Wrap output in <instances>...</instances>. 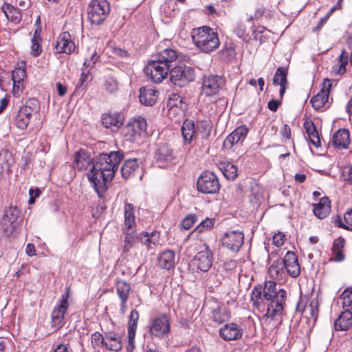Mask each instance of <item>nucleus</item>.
<instances>
[{
	"label": "nucleus",
	"mask_w": 352,
	"mask_h": 352,
	"mask_svg": "<svg viewBox=\"0 0 352 352\" xmlns=\"http://www.w3.org/2000/svg\"><path fill=\"white\" fill-rule=\"evenodd\" d=\"M110 10L107 0H92L88 6V18L92 24L98 25L107 18Z\"/></svg>",
	"instance_id": "nucleus-5"
},
{
	"label": "nucleus",
	"mask_w": 352,
	"mask_h": 352,
	"mask_svg": "<svg viewBox=\"0 0 352 352\" xmlns=\"http://www.w3.org/2000/svg\"><path fill=\"white\" fill-rule=\"evenodd\" d=\"M75 44L71 40V36L67 32H63L58 36L55 45L56 53L71 54L75 50Z\"/></svg>",
	"instance_id": "nucleus-17"
},
{
	"label": "nucleus",
	"mask_w": 352,
	"mask_h": 352,
	"mask_svg": "<svg viewBox=\"0 0 352 352\" xmlns=\"http://www.w3.org/2000/svg\"><path fill=\"white\" fill-rule=\"evenodd\" d=\"M223 85V80L219 76H205L203 78L202 93L207 96L217 95Z\"/></svg>",
	"instance_id": "nucleus-9"
},
{
	"label": "nucleus",
	"mask_w": 352,
	"mask_h": 352,
	"mask_svg": "<svg viewBox=\"0 0 352 352\" xmlns=\"http://www.w3.org/2000/svg\"><path fill=\"white\" fill-rule=\"evenodd\" d=\"M304 126L310 142L316 148L320 147L321 140L314 122L311 120H307L304 123Z\"/></svg>",
	"instance_id": "nucleus-32"
},
{
	"label": "nucleus",
	"mask_w": 352,
	"mask_h": 352,
	"mask_svg": "<svg viewBox=\"0 0 352 352\" xmlns=\"http://www.w3.org/2000/svg\"><path fill=\"white\" fill-rule=\"evenodd\" d=\"M177 58V52L169 48L155 54L144 69L146 75L153 82H161L168 76L173 63L175 62Z\"/></svg>",
	"instance_id": "nucleus-2"
},
{
	"label": "nucleus",
	"mask_w": 352,
	"mask_h": 352,
	"mask_svg": "<svg viewBox=\"0 0 352 352\" xmlns=\"http://www.w3.org/2000/svg\"><path fill=\"white\" fill-rule=\"evenodd\" d=\"M104 86L109 93L113 94L118 90V82L116 78L113 76H107L104 80Z\"/></svg>",
	"instance_id": "nucleus-48"
},
{
	"label": "nucleus",
	"mask_w": 352,
	"mask_h": 352,
	"mask_svg": "<svg viewBox=\"0 0 352 352\" xmlns=\"http://www.w3.org/2000/svg\"><path fill=\"white\" fill-rule=\"evenodd\" d=\"M124 135L126 140L132 142L140 136V133L135 128L132 122H129L124 128Z\"/></svg>",
	"instance_id": "nucleus-42"
},
{
	"label": "nucleus",
	"mask_w": 352,
	"mask_h": 352,
	"mask_svg": "<svg viewBox=\"0 0 352 352\" xmlns=\"http://www.w3.org/2000/svg\"><path fill=\"white\" fill-rule=\"evenodd\" d=\"M194 260L199 269L208 272L213 263L212 252L207 245H204L195 256Z\"/></svg>",
	"instance_id": "nucleus-13"
},
{
	"label": "nucleus",
	"mask_w": 352,
	"mask_h": 352,
	"mask_svg": "<svg viewBox=\"0 0 352 352\" xmlns=\"http://www.w3.org/2000/svg\"><path fill=\"white\" fill-rule=\"evenodd\" d=\"M201 129L204 133V135L208 137L210 134L212 129V123L209 120H204L201 122Z\"/></svg>",
	"instance_id": "nucleus-57"
},
{
	"label": "nucleus",
	"mask_w": 352,
	"mask_h": 352,
	"mask_svg": "<svg viewBox=\"0 0 352 352\" xmlns=\"http://www.w3.org/2000/svg\"><path fill=\"white\" fill-rule=\"evenodd\" d=\"M342 307L352 310V287L346 288L342 294Z\"/></svg>",
	"instance_id": "nucleus-47"
},
{
	"label": "nucleus",
	"mask_w": 352,
	"mask_h": 352,
	"mask_svg": "<svg viewBox=\"0 0 352 352\" xmlns=\"http://www.w3.org/2000/svg\"><path fill=\"white\" fill-rule=\"evenodd\" d=\"M19 211L16 207H9L5 211L2 219L3 229L8 234H11L17 228Z\"/></svg>",
	"instance_id": "nucleus-12"
},
{
	"label": "nucleus",
	"mask_w": 352,
	"mask_h": 352,
	"mask_svg": "<svg viewBox=\"0 0 352 352\" xmlns=\"http://www.w3.org/2000/svg\"><path fill=\"white\" fill-rule=\"evenodd\" d=\"M69 288H67L65 292L61 296L59 302L52 311V322L56 329H59L64 325L65 314L69 306Z\"/></svg>",
	"instance_id": "nucleus-8"
},
{
	"label": "nucleus",
	"mask_w": 352,
	"mask_h": 352,
	"mask_svg": "<svg viewBox=\"0 0 352 352\" xmlns=\"http://www.w3.org/2000/svg\"><path fill=\"white\" fill-rule=\"evenodd\" d=\"M31 52L34 56H38L41 54L42 52V48L41 45V41H34V40L31 41Z\"/></svg>",
	"instance_id": "nucleus-56"
},
{
	"label": "nucleus",
	"mask_w": 352,
	"mask_h": 352,
	"mask_svg": "<svg viewBox=\"0 0 352 352\" xmlns=\"http://www.w3.org/2000/svg\"><path fill=\"white\" fill-rule=\"evenodd\" d=\"M304 309L305 311L309 312L312 318L316 319L318 315V302L316 300H311L310 304Z\"/></svg>",
	"instance_id": "nucleus-52"
},
{
	"label": "nucleus",
	"mask_w": 352,
	"mask_h": 352,
	"mask_svg": "<svg viewBox=\"0 0 352 352\" xmlns=\"http://www.w3.org/2000/svg\"><path fill=\"white\" fill-rule=\"evenodd\" d=\"M158 263L161 268L170 270L175 264V252L170 250L163 251L158 257Z\"/></svg>",
	"instance_id": "nucleus-30"
},
{
	"label": "nucleus",
	"mask_w": 352,
	"mask_h": 352,
	"mask_svg": "<svg viewBox=\"0 0 352 352\" xmlns=\"http://www.w3.org/2000/svg\"><path fill=\"white\" fill-rule=\"evenodd\" d=\"M345 240L342 237L336 239L333 244L332 249L333 250H342L344 247Z\"/></svg>",
	"instance_id": "nucleus-61"
},
{
	"label": "nucleus",
	"mask_w": 352,
	"mask_h": 352,
	"mask_svg": "<svg viewBox=\"0 0 352 352\" xmlns=\"http://www.w3.org/2000/svg\"><path fill=\"white\" fill-rule=\"evenodd\" d=\"M170 325L168 317L166 315H162L153 320L149 331L152 336L161 338L169 333Z\"/></svg>",
	"instance_id": "nucleus-11"
},
{
	"label": "nucleus",
	"mask_w": 352,
	"mask_h": 352,
	"mask_svg": "<svg viewBox=\"0 0 352 352\" xmlns=\"http://www.w3.org/2000/svg\"><path fill=\"white\" fill-rule=\"evenodd\" d=\"M140 101L142 104L152 106L156 102L157 91L150 87H142L140 89Z\"/></svg>",
	"instance_id": "nucleus-27"
},
{
	"label": "nucleus",
	"mask_w": 352,
	"mask_h": 352,
	"mask_svg": "<svg viewBox=\"0 0 352 352\" xmlns=\"http://www.w3.org/2000/svg\"><path fill=\"white\" fill-rule=\"evenodd\" d=\"M182 133L185 144H190L196 135L195 123L191 120H186L182 126Z\"/></svg>",
	"instance_id": "nucleus-33"
},
{
	"label": "nucleus",
	"mask_w": 352,
	"mask_h": 352,
	"mask_svg": "<svg viewBox=\"0 0 352 352\" xmlns=\"http://www.w3.org/2000/svg\"><path fill=\"white\" fill-rule=\"evenodd\" d=\"M219 335L224 340H236L242 337L243 329L235 323H228L219 329Z\"/></svg>",
	"instance_id": "nucleus-16"
},
{
	"label": "nucleus",
	"mask_w": 352,
	"mask_h": 352,
	"mask_svg": "<svg viewBox=\"0 0 352 352\" xmlns=\"http://www.w3.org/2000/svg\"><path fill=\"white\" fill-rule=\"evenodd\" d=\"M191 36L193 43L204 53L214 51L220 44L217 33L207 26L193 29Z\"/></svg>",
	"instance_id": "nucleus-4"
},
{
	"label": "nucleus",
	"mask_w": 352,
	"mask_h": 352,
	"mask_svg": "<svg viewBox=\"0 0 352 352\" xmlns=\"http://www.w3.org/2000/svg\"><path fill=\"white\" fill-rule=\"evenodd\" d=\"M268 274L272 279L283 280L285 276V265L283 259L278 258L273 261L268 268Z\"/></svg>",
	"instance_id": "nucleus-25"
},
{
	"label": "nucleus",
	"mask_w": 352,
	"mask_h": 352,
	"mask_svg": "<svg viewBox=\"0 0 352 352\" xmlns=\"http://www.w3.org/2000/svg\"><path fill=\"white\" fill-rule=\"evenodd\" d=\"M262 292L264 299L268 302L265 317L275 320L278 324H281L286 291L283 289L277 291L276 283L273 280H268L265 281L264 287H262Z\"/></svg>",
	"instance_id": "nucleus-3"
},
{
	"label": "nucleus",
	"mask_w": 352,
	"mask_h": 352,
	"mask_svg": "<svg viewBox=\"0 0 352 352\" xmlns=\"http://www.w3.org/2000/svg\"><path fill=\"white\" fill-rule=\"evenodd\" d=\"M23 89V82H13V93L14 96H20L21 93Z\"/></svg>",
	"instance_id": "nucleus-62"
},
{
	"label": "nucleus",
	"mask_w": 352,
	"mask_h": 352,
	"mask_svg": "<svg viewBox=\"0 0 352 352\" xmlns=\"http://www.w3.org/2000/svg\"><path fill=\"white\" fill-rule=\"evenodd\" d=\"M131 290L130 285L124 280H118L116 283V292L121 301L120 313L124 316L127 309L126 302Z\"/></svg>",
	"instance_id": "nucleus-19"
},
{
	"label": "nucleus",
	"mask_w": 352,
	"mask_h": 352,
	"mask_svg": "<svg viewBox=\"0 0 352 352\" xmlns=\"http://www.w3.org/2000/svg\"><path fill=\"white\" fill-rule=\"evenodd\" d=\"M26 78V71L24 67L16 68L12 73V79L14 82H23Z\"/></svg>",
	"instance_id": "nucleus-49"
},
{
	"label": "nucleus",
	"mask_w": 352,
	"mask_h": 352,
	"mask_svg": "<svg viewBox=\"0 0 352 352\" xmlns=\"http://www.w3.org/2000/svg\"><path fill=\"white\" fill-rule=\"evenodd\" d=\"M139 168V160L133 158L124 162L121 168V173L123 177L127 179L131 177L136 170Z\"/></svg>",
	"instance_id": "nucleus-35"
},
{
	"label": "nucleus",
	"mask_w": 352,
	"mask_h": 352,
	"mask_svg": "<svg viewBox=\"0 0 352 352\" xmlns=\"http://www.w3.org/2000/svg\"><path fill=\"white\" fill-rule=\"evenodd\" d=\"M285 234L281 232L275 234L273 236V243L277 247L283 245L285 241Z\"/></svg>",
	"instance_id": "nucleus-58"
},
{
	"label": "nucleus",
	"mask_w": 352,
	"mask_h": 352,
	"mask_svg": "<svg viewBox=\"0 0 352 352\" xmlns=\"http://www.w3.org/2000/svg\"><path fill=\"white\" fill-rule=\"evenodd\" d=\"M212 317L215 322L221 324L227 321L230 315L226 308L217 305L212 311Z\"/></svg>",
	"instance_id": "nucleus-38"
},
{
	"label": "nucleus",
	"mask_w": 352,
	"mask_h": 352,
	"mask_svg": "<svg viewBox=\"0 0 352 352\" xmlns=\"http://www.w3.org/2000/svg\"><path fill=\"white\" fill-rule=\"evenodd\" d=\"M170 80L177 86L184 87L195 79V70L191 67L179 65L169 70Z\"/></svg>",
	"instance_id": "nucleus-6"
},
{
	"label": "nucleus",
	"mask_w": 352,
	"mask_h": 352,
	"mask_svg": "<svg viewBox=\"0 0 352 352\" xmlns=\"http://www.w3.org/2000/svg\"><path fill=\"white\" fill-rule=\"evenodd\" d=\"M264 298L262 292V287L258 285L254 287L251 293V301L253 305L259 308L260 303L263 302Z\"/></svg>",
	"instance_id": "nucleus-43"
},
{
	"label": "nucleus",
	"mask_w": 352,
	"mask_h": 352,
	"mask_svg": "<svg viewBox=\"0 0 352 352\" xmlns=\"http://www.w3.org/2000/svg\"><path fill=\"white\" fill-rule=\"evenodd\" d=\"M105 336L103 337L102 334L98 332H95L91 336V343L95 346H98L100 344L104 345Z\"/></svg>",
	"instance_id": "nucleus-55"
},
{
	"label": "nucleus",
	"mask_w": 352,
	"mask_h": 352,
	"mask_svg": "<svg viewBox=\"0 0 352 352\" xmlns=\"http://www.w3.org/2000/svg\"><path fill=\"white\" fill-rule=\"evenodd\" d=\"M139 320V314L137 310L133 309L131 311L129 321L128 323V340L129 344L133 347V342L135 336V331Z\"/></svg>",
	"instance_id": "nucleus-31"
},
{
	"label": "nucleus",
	"mask_w": 352,
	"mask_h": 352,
	"mask_svg": "<svg viewBox=\"0 0 352 352\" xmlns=\"http://www.w3.org/2000/svg\"><path fill=\"white\" fill-rule=\"evenodd\" d=\"M344 223L340 216H337L334 221L335 224L339 228L352 231V209L344 214Z\"/></svg>",
	"instance_id": "nucleus-40"
},
{
	"label": "nucleus",
	"mask_w": 352,
	"mask_h": 352,
	"mask_svg": "<svg viewBox=\"0 0 352 352\" xmlns=\"http://www.w3.org/2000/svg\"><path fill=\"white\" fill-rule=\"evenodd\" d=\"M197 221V215L190 214L183 219L181 225L185 230H189Z\"/></svg>",
	"instance_id": "nucleus-50"
},
{
	"label": "nucleus",
	"mask_w": 352,
	"mask_h": 352,
	"mask_svg": "<svg viewBox=\"0 0 352 352\" xmlns=\"http://www.w3.org/2000/svg\"><path fill=\"white\" fill-rule=\"evenodd\" d=\"M135 215L133 213V207L131 204H126L124 207V231L129 232L130 230L135 227Z\"/></svg>",
	"instance_id": "nucleus-36"
},
{
	"label": "nucleus",
	"mask_w": 352,
	"mask_h": 352,
	"mask_svg": "<svg viewBox=\"0 0 352 352\" xmlns=\"http://www.w3.org/2000/svg\"><path fill=\"white\" fill-rule=\"evenodd\" d=\"M288 74V70L286 67H278L274 74L273 78V84L274 85H287V76Z\"/></svg>",
	"instance_id": "nucleus-39"
},
{
	"label": "nucleus",
	"mask_w": 352,
	"mask_h": 352,
	"mask_svg": "<svg viewBox=\"0 0 352 352\" xmlns=\"http://www.w3.org/2000/svg\"><path fill=\"white\" fill-rule=\"evenodd\" d=\"M123 158L124 153L120 151L101 153L95 158L87 177L100 197H103L107 189V184L114 177Z\"/></svg>",
	"instance_id": "nucleus-1"
},
{
	"label": "nucleus",
	"mask_w": 352,
	"mask_h": 352,
	"mask_svg": "<svg viewBox=\"0 0 352 352\" xmlns=\"http://www.w3.org/2000/svg\"><path fill=\"white\" fill-rule=\"evenodd\" d=\"M332 84L333 82L331 80L325 79L320 91L311 99V102L315 109H320L327 102Z\"/></svg>",
	"instance_id": "nucleus-14"
},
{
	"label": "nucleus",
	"mask_w": 352,
	"mask_h": 352,
	"mask_svg": "<svg viewBox=\"0 0 352 352\" xmlns=\"http://www.w3.org/2000/svg\"><path fill=\"white\" fill-rule=\"evenodd\" d=\"M131 122L134 124L135 128H136L140 134L146 131L147 124L146 120L144 118L138 117Z\"/></svg>",
	"instance_id": "nucleus-51"
},
{
	"label": "nucleus",
	"mask_w": 352,
	"mask_h": 352,
	"mask_svg": "<svg viewBox=\"0 0 352 352\" xmlns=\"http://www.w3.org/2000/svg\"><path fill=\"white\" fill-rule=\"evenodd\" d=\"M314 214L320 219L327 217L331 211L330 201L326 197H322L319 203L314 204Z\"/></svg>",
	"instance_id": "nucleus-28"
},
{
	"label": "nucleus",
	"mask_w": 352,
	"mask_h": 352,
	"mask_svg": "<svg viewBox=\"0 0 352 352\" xmlns=\"http://www.w3.org/2000/svg\"><path fill=\"white\" fill-rule=\"evenodd\" d=\"M168 106L170 110L173 111L174 108H179V111H182L186 107V104L183 102V98L177 94H172L168 101Z\"/></svg>",
	"instance_id": "nucleus-41"
},
{
	"label": "nucleus",
	"mask_w": 352,
	"mask_h": 352,
	"mask_svg": "<svg viewBox=\"0 0 352 352\" xmlns=\"http://www.w3.org/2000/svg\"><path fill=\"white\" fill-rule=\"evenodd\" d=\"M53 352H73L69 343H60Z\"/></svg>",
	"instance_id": "nucleus-59"
},
{
	"label": "nucleus",
	"mask_w": 352,
	"mask_h": 352,
	"mask_svg": "<svg viewBox=\"0 0 352 352\" xmlns=\"http://www.w3.org/2000/svg\"><path fill=\"white\" fill-rule=\"evenodd\" d=\"M221 169L224 176L228 179L233 180L237 176V167L231 163L222 165Z\"/></svg>",
	"instance_id": "nucleus-44"
},
{
	"label": "nucleus",
	"mask_w": 352,
	"mask_h": 352,
	"mask_svg": "<svg viewBox=\"0 0 352 352\" xmlns=\"http://www.w3.org/2000/svg\"><path fill=\"white\" fill-rule=\"evenodd\" d=\"M335 321L334 327L336 331H346L352 326V311L349 309H344Z\"/></svg>",
	"instance_id": "nucleus-23"
},
{
	"label": "nucleus",
	"mask_w": 352,
	"mask_h": 352,
	"mask_svg": "<svg viewBox=\"0 0 352 352\" xmlns=\"http://www.w3.org/2000/svg\"><path fill=\"white\" fill-rule=\"evenodd\" d=\"M332 252L334 255L333 259L336 261L340 262L344 259V255L342 253V250H333L332 249Z\"/></svg>",
	"instance_id": "nucleus-64"
},
{
	"label": "nucleus",
	"mask_w": 352,
	"mask_h": 352,
	"mask_svg": "<svg viewBox=\"0 0 352 352\" xmlns=\"http://www.w3.org/2000/svg\"><path fill=\"white\" fill-rule=\"evenodd\" d=\"M338 62L340 65L336 72L338 74H342L346 72V65L349 63V54L344 49L342 50L341 54L338 57Z\"/></svg>",
	"instance_id": "nucleus-46"
},
{
	"label": "nucleus",
	"mask_w": 352,
	"mask_h": 352,
	"mask_svg": "<svg viewBox=\"0 0 352 352\" xmlns=\"http://www.w3.org/2000/svg\"><path fill=\"white\" fill-rule=\"evenodd\" d=\"M32 109L28 106L20 109L16 116V124L20 129H25L28 126L32 117Z\"/></svg>",
	"instance_id": "nucleus-29"
},
{
	"label": "nucleus",
	"mask_w": 352,
	"mask_h": 352,
	"mask_svg": "<svg viewBox=\"0 0 352 352\" xmlns=\"http://www.w3.org/2000/svg\"><path fill=\"white\" fill-rule=\"evenodd\" d=\"M332 142L338 148H347L351 142L349 131L345 129L337 131L333 135Z\"/></svg>",
	"instance_id": "nucleus-21"
},
{
	"label": "nucleus",
	"mask_w": 352,
	"mask_h": 352,
	"mask_svg": "<svg viewBox=\"0 0 352 352\" xmlns=\"http://www.w3.org/2000/svg\"><path fill=\"white\" fill-rule=\"evenodd\" d=\"M280 135L285 138L286 139L289 140L291 138V129L288 124H284L282 127L280 131Z\"/></svg>",
	"instance_id": "nucleus-63"
},
{
	"label": "nucleus",
	"mask_w": 352,
	"mask_h": 352,
	"mask_svg": "<svg viewBox=\"0 0 352 352\" xmlns=\"http://www.w3.org/2000/svg\"><path fill=\"white\" fill-rule=\"evenodd\" d=\"M175 160L174 152L167 144L159 147L156 153V160L159 166L165 167L168 164L174 163Z\"/></svg>",
	"instance_id": "nucleus-18"
},
{
	"label": "nucleus",
	"mask_w": 352,
	"mask_h": 352,
	"mask_svg": "<svg viewBox=\"0 0 352 352\" xmlns=\"http://www.w3.org/2000/svg\"><path fill=\"white\" fill-rule=\"evenodd\" d=\"M160 234L154 231L151 233L142 232L137 236V239L145 245L148 249H153L160 243Z\"/></svg>",
	"instance_id": "nucleus-22"
},
{
	"label": "nucleus",
	"mask_w": 352,
	"mask_h": 352,
	"mask_svg": "<svg viewBox=\"0 0 352 352\" xmlns=\"http://www.w3.org/2000/svg\"><path fill=\"white\" fill-rule=\"evenodd\" d=\"M104 346L110 351H120L122 348L121 337L114 332L105 333Z\"/></svg>",
	"instance_id": "nucleus-26"
},
{
	"label": "nucleus",
	"mask_w": 352,
	"mask_h": 352,
	"mask_svg": "<svg viewBox=\"0 0 352 352\" xmlns=\"http://www.w3.org/2000/svg\"><path fill=\"white\" fill-rule=\"evenodd\" d=\"M234 32L238 37L242 38L245 33V25L242 23H238L234 28Z\"/></svg>",
	"instance_id": "nucleus-60"
},
{
	"label": "nucleus",
	"mask_w": 352,
	"mask_h": 352,
	"mask_svg": "<svg viewBox=\"0 0 352 352\" xmlns=\"http://www.w3.org/2000/svg\"><path fill=\"white\" fill-rule=\"evenodd\" d=\"M197 186V190L202 193L213 194L219 190L220 184L212 172L205 171L198 178Z\"/></svg>",
	"instance_id": "nucleus-7"
},
{
	"label": "nucleus",
	"mask_w": 352,
	"mask_h": 352,
	"mask_svg": "<svg viewBox=\"0 0 352 352\" xmlns=\"http://www.w3.org/2000/svg\"><path fill=\"white\" fill-rule=\"evenodd\" d=\"M283 261L285 269L292 277H297L300 274V268L294 252L288 251L283 258Z\"/></svg>",
	"instance_id": "nucleus-20"
},
{
	"label": "nucleus",
	"mask_w": 352,
	"mask_h": 352,
	"mask_svg": "<svg viewBox=\"0 0 352 352\" xmlns=\"http://www.w3.org/2000/svg\"><path fill=\"white\" fill-rule=\"evenodd\" d=\"M75 166L78 170L87 169L89 166H92L91 159L88 153L84 151L80 150L76 153L74 160Z\"/></svg>",
	"instance_id": "nucleus-34"
},
{
	"label": "nucleus",
	"mask_w": 352,
	"mask_h": 352,
	"mask_svg": "<svg viewBox=\"0 0 352 352\" xmlns=\"http://www.w3.org/2000/svg\"><path fill=\"white\" fill-rule=\"evenodd\" d=\"M126 234V236L124 239V251L128 252L133 247L135 239L132 235V232L129 233V232H124Z\"/></svg>",
	"instance_id": "nucleus-53"
},
{
	"label": "nucleus",
	"mask_w": 352,
	"mask_h": 352,
	"mask_svg": "<svg viewBox=\"0 0 352 352\" xmlns=\"http://www.w3.org/2000/svg\"><path fill=\"white\" fill-rule=\"evenodd\" d=\"M214 223V219L206 218L196 227V228L192 232L191 234L194 232L201 233L208 231L213 228Z\"/></svg>",
	"instance_id": "nucleus-45"
},
{
	"label": "nucleus",
	"mask_w": 352,
	"mask_h": 352,
	"mask_svg": "<svg viewBox=\"0 0 352 352\" xmlns=\"http://www.w3.org/2000/svg\"><path fill=\"white\" fill-rule=\"evenodd\" d=\"M1 10L7 19L14 22H19L21 19V9L16 8L9 3H3L1 6Z\"/></svg>",
	"instance_id": "nucleus-37"
},
{
	"label": "nucleus",
	"mask_w": 352,
	"mask_h": 352,
	"mask_svg": "<svg viewBox=\"0 0 352 352\" xmlns=\"http://www.w3.org/2000/svg\"><path fill=\"white\" fill-rule=\"evenodd\" d=\"M248 131V128L245 125L237 127L226 138L223 146L229 149L238 142H243L245 139Z\"/></svg>",
	"instance_id": "nucleus-15"
},
{
	"label": "nucleus",
	"mask_w": 352,
	"mask_h": 352,
	"mask_svg": "<svg viewBox=\"0 0 352 352\" xmlns=\"http://www.w3.org/2000/svg\"><path fill=\"white\" fill-rule=\"evenodd\" d=\"M243 234L239 231L226 232L221 239L222 245L234 252H236L243 243Z\"/></svg>",
	"instance_id": "nucleus-10"
},
{
	"label": "nucleus",
	"mask_w": 352,
	"mask_h": 352,
	"mask_svg": "<svg viewBox=\"0 0 352 352\" xmlns=\"http://www.w3.org/2000/svg\"><path fill=\"white\" fill-rule=\"evenodd\" d=\"M102 123L104 127L108 129L119 128L123 124V118L118 113H104L102 116Z\"/></svg>",
	"instance_id": "nucleus-24"
},
{
	"label": "nucleus",
	"mask_w": 352,
	"mask_h": 352,
	"mask_svg": "<svg viewBox=\"0 0 352 352\" xmlns=\"http://www.w3.org/2000/svg\"><path fill=\"white\" fill-rule=\"evenodd\" d=\"M220 276L217 274H210L206 280V284L210 287H217L221 284Z\"/></svg>",
	"instance_id": "nucleus-54"
}]
</instances>
